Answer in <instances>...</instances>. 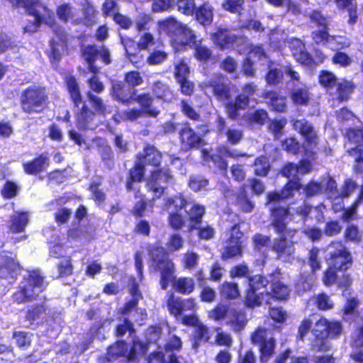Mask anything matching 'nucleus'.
Here are the masks:
<instances>
[{
	"label": "nucleus",
	"mask_w": 363,
	"mask_h": 363,
	"mask_svg": "<svg viewBox=\"0 0 363 363\" xmlns=\"http://www.w3.org/2000/svg\"><path fill=\"white\" fill-rule=\"evenodd\" d=\"M63 80L74 107L79 108L83 102V97L77 79L74 75L69 74H66ZM86 97L93 109L84 104L80 108H78L75 115L76 125L79 130H82L93 129L96 126L97 115L105 117L111 113V107L101 96L89 91L86 93Z\"/></svg>",
	"instance_id": "f257e3e1"
},
{
	"label": "nucleus",
	"mask_w": 363,
	"mask_h": 363,
	"mask_svg": "<svg viewBox=\"0 0 363 363\" xmlns=\"http://www.w3.org/2000/svg\"><path fill=\"white\" fill-rule=\"evenodd\" d=\"M150 269L160 274V286L161 289L166 290L170 285L179 294L189 295L196 287L193 278L189 277L175 276V264L169 257L165 248L160 245H155L148 250Z\"/></svg>",
	"instance_id": "f03ea898"
},
{
	"label": "nucleus",
	"mask_w": 363,
	"mask_h": 363,
	"mask_svg": "<svg viewBox=\"0 0 363 363\" xmlns=\"http://www.w3.org/2000/svg\"><path fill=\"white\" fill-rule=\"evenodd\" d=\"M81 57L87 65V70L92 75L86 80L89 89L96 94L102 93L105 86L100 81L97 74L100 72V67L96 65L97 60L104 65H108L112 62L110 50L105 45L97 46L96 44H88L81 47Z\"/></svg>",
	"instance_id": "7ed1b4c3"
},
{
	"label": "nucleus",
	"mask_w": 363,
	"mask_h": 363,
	"mask_svg": "<svg viewBox=\"0 0 363 363\" xmlns=\"http://www.w3.org/2000/svg\"><path fill=\"white\" fill-rule=\"evenodd\" d=\"M269 216L270 226L279 235L274 239L271 250L277 254V258H281L289 247L286 236L293 238L297 233V230L287 228L286 219L292 220L294 214L291 213L289 206L274 205L270 209Z\"/></svg>",
	"instance_id": "20e7f679"
},
{
	"label": "nucleus",
	"mask_w": 363,
	"mask_h": 363,
	"mask_svg": "<svg viewBox=\"0 0 363 363\" xmlns=\"http://www.w3.org/2000/svg\"><path fill=\"white\" fill-rule=\"evenodd\" d=\"M18 101L22 113L26 115L40 114L48 109L50 103L47 88L37 84L23 89Z\"/></svg>",
	"instance_id": "39448f33"
},
{
	"label": "nucleus",
	"mask_w": 363,
	"mask_h": 363,
	"mask_svg": "<svg viewBox=\"0 0 363 363\" xmlns=\"http://www.w3.org/2000/svg\"><path fill=\"white\" fill-rule=\"evenodd\" d=\"M343 330L339 320H329L325 317L320 318L312 330L313 339L311 350L319 352H326L330 350L331 345L328 339H337Z\"/></svg>",
	"instance_id": "423d86ee"
},
{
	"label": "nucleus",
	"mask_w": 363,
	"mask_h": 363,
	"mask_svg": "<svg viewBox=\"0 0 363 363\" xmlns=\"http://www.w3.org/2000/svg\"><path fill=\"white\" fill-rule=\"evenodd\" d=\"M160 26L169 37L172 45L177 50L184 49L196 42L194 32L186 24L177 21L174 17L164 19Z\"/></svg>",
	"instance_id": "0eeeda50"
},
{
	"label": "nucleus",
	"mask_w": 363,
	"mask_h": 363,
	"mask_svg": "<svg viewBox=\"0 0 363 363\" xmlns=\"http://www.w3.org/2000/svg\"><path fill=\"white\" fill-rule=\"evenodd\" d=\"M45 288V279L40 272L38 269H32L23 277L21 285L13 294V298L18 304L31 301L38 296L35 290L42 292Z\"/></svg>",
	"instance_id": "6e6552de"
},
{
	"label": "nucleus",
	"mask_w": 363,
	"mask_h": 363,
	"mask_svg": "<svg viewBox=\"0 0 363 363\" xmlns=\"http://www.w3.org/2000/svg\"><path fill=\"white\" fill-rule=\"evenodd\" d=\"M187 216V231H196L199 240H209L215 237L216 231L210 224L202 225L203 219L206 214V207L199 203L194 202L189 209L186 211Z\"/></svg>",
	"instance_id": "1a4fd4ad"
},
{
	"label": "nucleus",
	"mask_w": 363,
	"mask_h": 363,
	"mask_svg": "<svg viewBox=\"0 0 363 363\" xmlns=\"http://www.w3.org/2000/svg\"><path fill=\"white\" fill-rule=\"evenodd\" d=\"M189 199L182 192L164 199V206L167 210H171L167 216L168 225L174 230H181L186 225V219L181 211H186Z\"/></svg>",
	"instance_id": "9d476101"
},
{
	"label": "nucleus",
	"mask_w": 363,
	"mask_h": 363,
	"mask_svg": "<svg viewBox=\"0 0 363 363\" xmlns=\"http://www.w3.org/2000/svg\"><path fill=\"white\" fill-rule=\"evenodd\" d=\"M268 285L269 278L262 274H252L248 277L245 296L242 300L245 308L254 309L260 307L264 297L267 296V294L266 291L259 292V291L266 289Z\"/></svg>",
	"instance_id": "9b49d317"
},
{
	"label": "nucleus",
	"mask_w": 363,
	"mask_h": 363,
	"mask_svg": "<svg viewBox=\"0 0 363 363\" xmlns=\"http://www.w3.org/2000/svg\"><path fill=\"white\" fill-rule=\"evenodd\" d=\"M174 183L173 171L168 166L153 169L146 179V186L153 193V200L160 199L165 194L168 186Z\"/></svg>",
	"instance_id": "f8f14e48"
},
{
	"label": "nucleus",
	"mask_w": 363,
	"mask_h": 363,
	"mask_svg": "<svg viewBox=\"0 0 363 363\" xmlns=\"http://www.w3.org/2000/svg\"><path fill=\"white\" fill-rule=\"evenodd\" d=\"M10 3L12 9H23L27 15L33 16L34 20L29 21L23 28L24 33H36L42 23L45 21V17L39 11L38 8H43L44 10L47 7L44 6L40 0H6Z\"/></svg>",
	"instance_id": "ddd939ff"
},
{
	"label": "nucleus",
	"mask_w": 363,
	"mask_h": 363,
	"mask_svg": "<svg viewBox=\"0 0 363 363\" xmlns=\"http://www.w3.org/2000/svg\"><path fill=\"white\" fill-rule=\"evenodd\" d=\"M269 291H266L267 296H270L275 301L285 302L291 294V286L286 281L282 269L277 267L267 274Z\"/></svg>",
	"instance_id": "4468645a"
},
{
	"label": "nucleus",
	"mask_w": 363,
	"mask_h": 363,
	"mask_svg": "<svg viewBox=\"0 0 363 363\" xmlns=\"http://www.w3.org/2000/svg\"><path fill=\"white\" fill-rule=\"evenodd\" d=\"M250 340L253 345L257 347L261 363H267L275 354L277 340L274 337L267 336L265 328H256L250 334Z\"/></svg>",
	"instance_id": "2eb2a0df"
},
{
	"label": "nucleus",
	"mask_w": 363,
	"mask_h": 363,
	"mask_svg": "<svg viewBox=\"0 0 363 363\" xmlns=\"http://www.w3.org/2000/svg\"><path fill=\"white\" fill-rule=\"evenodd\" d=\"M330 246L333 249L326 259L328 265L341 272H347L352 267L353 263L352 253L342 241L332 242Z\"/></svg>",
	"instance_id": "dca6fc26"
},
{
	"label": "nucleus",
	"mask_w": 363,
	"mask_h": 363,
	"mask_svg": "<svg viewBox=\"0 0 363 363\" xmlns=\"http://www.w3.org/2000/svg\"><path fill=\"white\" fill-rule=\"evenodd\" d=\"M302 188L303 184L299 177L288 179L279 191H273L267 194V202L275 203L291 199L296 192L302 190Z\"/></svg>",
	"instance_id": "f3484780"
},
{
	"label": "nucleus",
	"mask_w": 363,
	"mask_h": 363,
	"mask_svg": "<svg viewBox=\"0 0 363 363\" xmlns=\"http://www.w3.org/2000/svg\"><path fill=\"white\" fill-rule=\"evenodd\" d=\"M166 306L169 314L175 318L182 316L184 311H194L196 309V303L194 298H182L176 296L173 293L167 296Z\"/></svg>",
	"instance_id": "a211bd4d"
},
{
	"label": "nucleus",
	"mask_w": 363,
	"mask_h": 363,
	"mask_svg": "<svg viewBox=\"0 0 363 363\" xmlns=\"http://www.w3.org/2000/svg\"><path fill=\"white\" fill-rule=\"evenodd\" d=\"M179 139L181 145L186 150L198 149L203 145V140L195 130L191 127L189 121H185L182 123V127L178 131Z\"/></svg>",
	"instance_id": "6ab92c4d"
},
{
	"label": "nucleus",
	"mask_w": 363,
	"mask_h": 363,
	"mask_svg": "<svg viewBox=\"0 0 363 363\" xmlns=\"http://www.w3.org/2000/svg\"><path fill=\"white\" fill-rule=\"evenodd\" d=\"M218 153L213 154L209 156L211 161L213 163L215 167L220 171L226 172L228 170V161L224 157L237 160L240 157H249L247 152H238L231 150L228 146L221 145L217 147Z\"/></svg>",
	"instance_id": "aec40b11"
},
{
	"label": "nucleus",
	"mask_w": 363,
	"mask_h": 363,
	"mask_svg": "<svg viewBox=\"0 0 363 363\" xmlns=\"http://www.w3.org/2000/svg\"><path fill=\"white\" fill-rule=\"evenodd\" d=\"M208 86L211 88L212 93L218 101L223 102L230 100L231 97L230 81L225 76L221 74H215L209 80Z\"/></svg>",
	"instance_id": "412c9836"
},
{
	"label": "nucleus",
	"mask_w": 363,
	"mask_h": 363,
	"mask_svg": "<svg viewBox=\"0 0 363 363\" xmlns=\"http://www.w3.org/2000/svg\"><path fill=\"white\" fill-rule=\"evenodd\" d=\"M136 159L145 164L157 169L162 166L163 155L154 145L146 143L143 151L136 155Z\"/></svg>",
	"instance_id": "4be33fe9"
},
{
	"label": "nucleus",
	"mask_w": 363,
	"mask_h": 363,
	"mask_svg": "<svg viewBox=\"0 0 363 363\" xmlns=\"http://www.w3.org/2000/svg\"><path fill=\"white\" fill-rule=\"evenodd\" d=\"M293 128L304 138L308 147H315L318 143V137L315 132L313 125L306 119H292Z\"/></svg>",
	"instance_id": "5701e85b"
},
{
	"label": "nucleus",
	"mask_w": 363,
	"mask_h": 363,
	"mask_svg": "<svg viewBox=\"0 0 363 363\" xmlns=\"http://www.w3.org/2000/svg\"><path fill=\"white\" fill-rule=\"evenodd\" d=\"M137 91L136 89L130 87L121 81L113 82L110 89V94L112 98L125 105L133 104L134 94Z\"/></svg>",
	"instance_id": "b1692460"
},
{
	"label": "nucleus",
	"mask_w": 363,
	"mask_h": 363,
	"mask_svg": "<svg viewBox=\"0 0 363 363\" xmlns=\"http://www.w3.org/2000/svg\"><path fill=\"white\" fill-rule=\"evenodd\" d=\"M217 133L224 135L226 138V143L230 145H238L244 138L242 130L234 128H226V122L224 118L218 116L216 118Z\"/></svg>",
	"instance_id": "393cba45"
},
{
	"label": "nucleus",
	"mask_w": 363,
	"mask_h": 363,
	"mask_svg": "<svg viewBox=\"0 0 363 363\" xmlns=\"http://www.w3.org/2000/svg\"><path fill=\"white\" fill-rule=\"evenodd\" d=\"M290 50L294 58L301 65L311 69L318 66V62L307 51L305 44L301 40H297L296 43L290 47Z\"/></svg>",
	"instance_id": "a878e982"
},
{
	"label": "nucleus",
	"mask_w": 363,
	"mask_h": 363,
	"mask_svg": "<svg viewBox=\"0 0 363 363\" xmlns=\"http://www.w3.org/2000/svg\"><path fill=\"white\" fill-rule=\"evenodd\" d=\"M154 97L150 92L144 91L135 94L133 104L137 103L141 110L145 113L146 117L156 118L160 113V111L153 106Z\"/></svg>",
	"instance_id": "bb28decb"
},
{
	"label": "nucleus",
	"mask_w": 363,
	"mask_h": 363,
	"mask_svg": "<svg viewBox=\"0 0 363 363\" xmlns=\"http://www.w3.org/2000/svg\"><path fill=\"white\" fill-rule=\"evenodd\" d=\"M50 165V159L47 153L38 155L31 160L23 164V169L26 174L38 175L43 172Z\"/></svg>",
	"instance_id": "cd10ccee"
},
{
	"label": "nucleus",
	"mask_w": 363,
	"mask_h": 363,
	"mask_svg": "<svg viewBox=\"0 0 363 363\" xmlns=\"http://www.w3.org/2000/svg\"><path fill=\"white\" fill-rule=\"evenodd\" d=\"M145 164L136 159L126 175L125 186L128 191H133L135 189L134 184L141 183L145 180Z\"/></svg>",
	"instance_id": "c85d7f7f"
},
{
	"label": "nucleus",
	"mask_w": 363,
	"mask_h": 363,
	"mask_svg": "<svg viewBox=\"0 0 363 363\" xmlns=\"http://www.w3.org/2000/svg\"><path fill=\"white\" fill-rule=\"evenodd\" d=\"M82 17L74 20L76 25H82L90 28L95 26L98 22L99 11L96 6L89 1H86L82 8Z\"/></svg>",
	"instance_id": "c756f323"
},
{
	"label": "nucleus",
	"mask_w": 363,
	"mask_h": 363,
	"mask_svg": "<svg viewBox=\"0 0 363 363\" xmlns=\"http://www.w3.org/2000/svg\"><path fill=\"white\" fill-rule=\"evenodd\" d=\"M238 38L237 35L230 33L226 28L219 27L211 34V40L222 50L232 47Z\"/></svg>",
	"instance_id": "7c9ffc66"
},
{
	"label": "nucleus",
	"mask_w": 363,
	"mask_h": 363,
	"mask_svg": "<svg viewBox=\"0 0 363 363\" xmlns=\"http://www.w3.org/2000/svg\"><path fill=\"white\" fill-rule=\"evenodd\" d=\"M262 97L269 99L270 109L277 113H284L287 108V100L285 96L281 95L275 90L264 91Z\"/></svg>",
	"instance_id": "2f4dec72"
},
{
	"label": "nucleus",
	"mask_w": 363,
	"mask_h": 363,
	"mask_svg": "<svg viewBox=\"0 0 363 363\" xmlns=\"http://www.w3.org/2000/svg\"><path fill=\"white\" fill-rule=\"evenodd\" d=\"M335 86V96L339 102L348 101L356 89L355 83L347 78H342L337 82Z\"/></svg>",
	"instance_id": "473e14b6"
},
{
	"label": "nucleus",
	"mask_w": 363,
	"mask_h": 363,
	"mask_svg": "<svg viewBox=\"0 0 363 363\" xmlns=\"http://www.w3.org/2000/svg\"><path fill=\"white\" fill-rule=\"evenodd\" d=\"M128 352L127 342L123 340H118L108 347L106 358L108 362H113L121 357H124L128 360Z\"/></svg>",
	"instance_id": "72a5a7b5"
},
{
	"label": "nucleus",
	"mask_w": 363,
	"mask_h": 363,
	"mask_svg": "<svg viewBox=\"0 0 363 363\" xmlns=\"http://www.w3.org/2000/svg\"><path fill=\"white\" fill-rule=\"evenodd\" d=\"M230 317L227 321L232 330L235 333L243 330L247 324L246 313L241 309L232 308L230 311Z\"/></svg>",
	"instance_id": "f704fd0d"
},
{
	"label": "nucleus",
	"mask_w": 363,
	"mask_h": 363,
	"mask_svg": "<svg viewBox=\"0 0 363 363\" xmlns=\"http://www.w3.org/2000/svg\"><path fill=\"white\" fill-rule=\"evenodd\" d=\"M249 104L247 99L242 96H236L233 101H229L225 104L228 116L233 121L240 117V111L245 110Z\"/></svg>",
	"instance_id": "c9c22d12"
},
{
	"label": "nucleus",
	"mask_w": 363,
	"mask_h": 363,
	"mask_svg": "<svg viewBox=\"0 0 363 363\" xmlns=\"http://www.w3.org/2000/svg\"><path fill=\"white\" fill-rule=\"evenodd\" d=\"M95 228L92 225L82 226L78 224L76 227L69 228L67 231L68 238L73 240L86 239L91 240L94 238Z\"/></svg>",
	"instance_id": "e433bc0d"
},
{
	"label": "nucleus",
	"mask_w": 363,
	"mask_h": 363,
	"mask_svg": "<svg viewBox=\"0 0 363 363\" xmlns=\"http://www.w3.org/2000/svg\"><path fill=\"white\" fill-rule=\"evenodd\" d=\"M336 7L340 11H346L349 18L347 23L354 25L358 18V9L356 0H334Z\"/></svg>",
	"instance_id": "4c0bfd02"
},
{
	"label": "nucleus",
	"mask_w": 363,
	"mask_h": 363,
	"mask_svg": "<svg viewBox=\"0 0 363 363\" xmlns=\"http://www.w3.org/2000/svg\"><path fill=\"white\" fill-rule=\"evenodd\" d=\"M28 223V213L26 211H16L9 220V228L13 233H21L25 231Z\"/></svg>",
	"instance_id": "58836bf2"
},
{
	"label": "nucleus",
	"mask_w": 363,
	"mask_h": 363,
	"mask_svg": "<svg viewBox=\"0 0 363 363\" xmlns=\"http://www.w3.org/2000/svg\"><path fill=\"white\" fill-rule=\"evenodd\" d=\"M150 344L145 340L142 341L138 337L133 338L130 349L128 353V361L135 362L139 356H145L147 353Z\"/></svg>",
	"instance_id": "ea45409f"
},
{
	"label": "nucleus",
	"mask_w": 363,
	"mask_h": 363,
	"mask_svg": "<svg viewBox=\"0 0 363 363\" xmlns=\"http://www.w3.org/2000/svg\"><path fill=\"white\" fill-rule=\"evenodd\" d=\"M152 92L156 99L164 102H169L174 99V92L169 86L160 80L152 84Z\"/></svg>",
	"instance_id": "a19ab883"
},
{
	"label": "nucleus",
	"mask_w": 363,
	"mask_h": 363,
	"mask_svg": "<svg viewBox=\"0 0 363 363\" xmlns=\"http://www.w3.org/2000/svg\"><path fill=\"white\" fill-rule=\"evenodd\" d=\"M194 15L196 20L203 26L210 25L213 19V9L208 2H204L199 7L196 6Z\"/></svg>",
	"instance_id": "79ce46f5"
},
{
	"label": "nucleus",
	"mask_w": 363,
	"mask_h": 363,
	"mask_svg": "<svg viewBox=\"0 0 363 363\" xmlns=\"http://www.w3.org/2000/svg\"><path fill=\"white\" fill-rule=\"evenodd\" d=\"M210 339L208 328L203 323H199L192 334V348L197 350L201 343L208 342Z\"/></svg>",
	"instance_id": "37998d69"
},
{
	"label": "nucleus",
	"mask_w": 363,
	"mask_h": 363,
	"mask_svg": "<svg viewBox=\"0 0 363 363\" xmlns=\"http://www.w3.org/2000/svg\"><path fill=\"white\" fill-rule=\"evenodd\" d=\"M315 308L320 311L332 310L335 305L330 296L325 292H320L311 298Z\"/></svg>",
	"instance_id": "c03bdc74"
},
{
	"label": "nucleus",
	"mask_w": 363,
	"mask_h": 363,
	"mask_svg": "<svg viewBox=\"0 0 363 363\" xmlns=\"http://www.w3.org/2000/svg\"><path fill=\"white\" fill-rule=\"evenodd\" d=\"M290 97L294 105L307 106L311 100L309 89L306 86L293 89Z\"/></svg>",
	"instance_id": "a18cd8bd"
},
{
	"label": "nucleus",
	"mask_w": 363,
	"mask_h": 363,
	"mask_svg": "<svg viewBox=\"0 0 363 363\" xmlns=\"http://www.w3.org/2000/svg\"><path fill=\"white\" fill-rule=\"evenodd\" d=\"M235 203L242 213H250L255 208L254 203L249 199L243 186L238 192Z\"/></svg>",
	"instance_id": "49530a36"
},
{
	"label": "nucleus",
	"mask_w": 363,
	"mask_h": 363,
	"mask_svg": "<svg viewBox=\"0 0 363 363\" xmlns=\"http://www.w3.org/2000/svg\"><path fill=\"white\" fill-rule=\"evenodd\" d=\"M242 255V242H234L227 240V245L221 253V259L227 261L236 257H241Z\"/></svg>",
	"instance_id": "de8ad7c7"
},
{
	"label": "nucleus",
	"mask_w": 363,
	"mask_h": 363,
	"mask_svg": "<svg viewBox=\"0 0 363 363\" xmlns=\"http://www.w3.org/2000/svg\"><path fill=\"white\" fill-rule=\"evenodd\" d=\"M57 278H66L74 273V265L71 256H65L56 265Z\"/></svg>",
	"instance_id": "09e8293b"
},
{
	"label": "nucleus",
	"mask_w": 363,
	"mask_h": 363,
	"mask_svg": "<svg viewBox=\"0 0 363 363\" xmlns=\"http://www.w3.org/2000/svg\"><path fill=\"white\" fill-rule=\"evenodd\" d=\"M253 166L255 167L254 174L261 177H267L271 169L269 158L264 155L255 158Z\"/></svg>",
	"instance_id": "8fccbe9b"
},
{
	"label": "nucleus",
	"mask_w": 363,
	"mask_h": 363,
	"mask_svg": "<svg viewBox=\"0 0 363 363\" xmlns=\"http://www.w3.org/2000/svg\"><path fill=\"white\" fill-rule=\"evenodd\" d=\"M220 294L227 300L235 299L240 296L238 284L235 282H223L220 286Z\"/></svg>",
	"instance_id": "3c124183"
},
{
	"label": "nucleus",
	"mask_w": 363,
	"mask_h": 363,
	"mask_svg": "<svg viewBox=\"0 0 363 363\" xmlns=\"http://www.w3.org/2000/svg\"><path fill=\"white\" fill-rule=\"evenodd\" d=\"M33 334L23 330H14L12 337L16 346L21 350H26L31 346Z\"/></svg>",
	"instance_id": "603ef678"
},
{
	"label": "nucleus",
	"mask_w": 363,
	"mask_h": 363,
	"mask_svg": "<svg viewBox=\"0 0 363 363\" xmlns=\"http://www.w3.org/2000/svg\"><path fill=\"white\" fill-rule=\"evenodd\" d=\"M245 0H223L222 9L230 13L241 16L245 12Z\"/></svg>",
	"instance_id": "864d4df0"
},
{
	"label": "nucleus",
	"mask_w": 363,
	"mask_h": 363,
	"mask_svg": "<svg viewBox=\"0 0 363 363\" xmlns=\"http://www.w3.org/2000/svg\"><path fill=\"white\" fill-rule=\"evenodd\" d=\"M47 308L44 303H38L28 308L25 315V319L28 321L30 326L33 325L35 322L40 319L41 316L45 313Z\"/></svg>",
	"instance_id": "5fc2aeb1"
},
{
	"label": "nucleus",
	"mask_w": 363,
	"mask_h": 363,
	"mask_svg": "<svg viewBox=\"0 0 363 363\" xmlns=\"http://www.w3.org/2000/svg\"><path fill=\"white\" fill-rule=\"evenodd\" d=\"M311 32V36L313 43L316 45H327L331 40H335L336 35L329 34L328 28H320Z\"/></svg>",
	"instance_id": "6e6d98bb"
},
{
	"label": "nucleus",
	"mask_w": 363,
	"mask_h": 363,
	"mask_svg": "<svg viewBox=\"0 0 363 363\" xmlns=\"http://www.w3.org/2000/svg\"><path fill=\"white\" fill-rule=\"evenodd\" d=\"M337 82V77L331 71L323 69L318 74V82L326 90L331 89Z\"/></svg>",
	"instance_id": "4d7b16f0"
},
{
	"label": "nucleus",
	"mask_w": 363,
	"mask_h": 363,
	"mask_svg": "<svg viewBox=\"0 0 363 363\" xmlns=\"http://www.w3.org/2000/svg\"><path fill=\"white\" fill-rule=\"evenodd\" d=\"M21 270V266L13 258L6 257L0 264V274L6 277Z\"/></svg>",
	"instance_id": "13d9d810"
},
{
	"label": "nucleus",
	"mask_w": 363,
	"mask_h": 363,
	"mask_svg": "<svg viewBox=\"0 0 363 363\" xmlns=\"http://www.w3.org/2000/svg\"><path fill=\"white\" fill-rule=\"evenodd\" d=\"M135 332L136 330L133 323L128 318H124L122 323H118L116 325L114 335L117 337H122L126 333H128L130 335H133Z\"/></svg>",
	"instance_id": "bf43d9fd"
},
{
	"label": "nucleus",
	"mask_w": 363,
	"mask_h": 363,
	"mask_svg": "<svg viewBox=\"0 0 363 363\" xmlns=\"http://www.w3.org/2000/svg\"><path fill=\"white\" fill-rule=\"evenodd\" d=\"M101 182H92L89 184L88 191L91 193V199L95 202V203L98 206L101 205L104 203L106 199V194L104 191L100 189Z\"/></svg>",
	"instance_id": "052dcab7"
},
{
	"label": "nucleus",
	"mask_w": 363,
	"mask_h": 363,
	"mask_svg": "<svg viewBox=\"0 0 363 363\" xmlns=\"http://www.w3.org/2000/svg\"><path fill=\"white\" fill-rule=\"evenodd\" d=\"M209 184V180L200 175H192L188 181V186L194 192L205 191Z\"/></svg>",
	"instance_id": "680f3d73"
},
{
	"label": "nucleus",
	"mask_w": 363,
	"mask_h": 363,
	"mask_svg": "<svg viewBox=\"0 0 363 363\" xmlns=\"http://www.w3.org/2000/svg\"><path fill=\"white\" fill-rule=\"evenodd\" d=\"M264 79L267 84L275 86L283 82V71L277 67H269Z\"/></svg>",
	"instance_id": "e2e57ef3"
},
{
	"label": "nucleus",
	"mask_w": 363,
	"mask_h": 363,
	"mask_svg": "<svg viewBox=\"0 0 363 363\" xmlns=\"http://www.w3.org/2000/svg\"><path fill=\"white\" fill-rule=\"evenodd\" d=\"M302 190L305 197L311 198L323 192V185L320 182L311 179L306 184H303Z\"/></svg>",
	"instance_id": "0e129e2a"
},
{
	"label": "nucleus",
	"mask_w": 363,
	"mask_h": 363,
	"mask_svg": "<svg viewBox=\"0 0 363 363\" xmlns=\"http://www.w3.org/2000/svg\"><path fill=\"white\" fill-rule=\"evenodd\" d=\"M180 111L184 116L193 121L196 122L201 120L200 113L186 99L181 100Z\"/></svg>",
	"instance_id": "69168bd1"
},
{
	"label": "nucleus",
	"mask_w": 363,
	"mask_h": 363,
	"mask_svg": "<svg viewBox=\"0 0 363 363\" xmlns=\"http://www.w3.org/2000/svg\"><path fill=\"white\" fill-rule=\"evenodd\" d=\"M135 198H137V196H135ZM138 198L139 200L134 203L131 209V213L135 218H142L145 216V212L150 201L146 199L144 194H140Z\"/></svg>",
	"instance_id": "338daca9"
},
{
	"label": "nucleus",
	"mask_w": 363,
	"mask_h": 363,
	"mask_svg": "<svg viewBox=\"0 0 363 363\" xmlns=\"http://www.w3.org/2000/svg\"><path fill=\"white\" fill-rule=\"evenodd\" d=\"M230 306L228 304L218 303L208 313L210 319L219 321L224 319L230 313Z\"/></svg>",
	"instance_id": "774afa93"
}]
</instances>
